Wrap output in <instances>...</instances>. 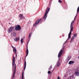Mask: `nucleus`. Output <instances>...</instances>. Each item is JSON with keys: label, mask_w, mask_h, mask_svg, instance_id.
<instances>
[{"label": "nucleus", "mask_w": 79, "mask_h": 79, "mask_svg": "<svg viewBox=\"0 0 79 79\" xmlns=\"http://www.w3.org/2000/svg\"><path fill=\"white\" fill-rule=\"evenodd\" d=\"M74 36H73L72 37V38H71V40H73L74 39Z\"/></svg>", "instance_id": "4be33fe9"}, {"label": "nucleus", "mask_w": 79, "mask_h": 79, "mask_svg": "<svg viewBox=\"0 0 79 79\" xmlns=\"http://www.w3.org/2000/svg\"><path fill=\"white\" fill-rule=\"evenodd\" d=\"M77 13H78V12H79V6L77 9Z\"/></svg>", "instance_id": "412c9836"}, {"label": "nucleus", "mask_w": 79, "mask_h": 79, "mask_svg": "<svg viewBox=\"0 0 79 79\" xmlns=\"http://www.w3.org/2000/svg\"><path fill=\"white\" fill-rule=\"evenodd\" d=\"M23 39H23V38H22V39H21V40H23Z\"/></svg>", "instance_id": "473e14b6"}, {"label": "nucleus", "mask_w": 79, "mask_h": 79, "mask_svg": "<svg viewBox=\"0 0 79 79\" xmlns=\"http://www.w3.org/2000/svg\"><path fill=\"white\" fill-rule=\"evenodd\" d=\"M19 17L21 19H25L24 17L23 16V15L22 14H20L19 15Z\"/></svg>", "instance_id": "1a4fd4ad"}, {"label": "nucleus", "mask_w": 79, "mask_h": 79, "mask_svg": "<svg viewBox=\"0 0 79 79\" xmlns=\"http://www.w3.org/2000/svg\"><path fill=\"white\" fill-rule=\"evenodd\" d=\"M12 47L13 48V52L14 53H15V54L16 53V49L13 46H12Z\"/></svg>", "instance_id": "9d476101"}, {"label": "nucleus", "mask_w": 79, "mask_h": 79, "mask_svg": "<svg viewBox=\"0 0 79 79\" xmlns=\"http://www.w3.org/2000/svg\"><path fill=\"white\" fill-rule=\"evenodd\" d=\"M21 29V26L19 25H16L15 27V30L16 31H20Z\"/></svg>", "instance_id": "39448f33"}, {"label": "nucleus", "mask_w": 79, "mask_h": 79, "mask_svg": "<svg viewBox=\"0 0 79 79\" xmlns=\"http://www.w3.org/2000/svg\"><path fill=\"white\" fill-rule=\"evenodd\" d=\"M75 74L77 76H79V72L76 71L75 72Z\"/></svg>", "instance_id": "ddd939ff"}, {"label": "nucleus", "mask_w": 79, "mask_h": 79, "mask_svg": "<svg viewBox=\"0 0 79 79\" xmlns=\"http://www.w3.org/2000/svg\"><path fill=\"white\" fill-rule=\"evenodd\" d=\"M31 33H30L29 35V37H31Z\"/></svg>", "instance_id": "cd10ccee"}, {"label": "nucleus", "mask_w": 79, "mask_h": 79, "mask_svg": "<svg viewBox=\"0 0 79 79\" xmlns=\"http://www.w3.org/2000/svg\"><path fill=\"white\" fill-rule=\"evenodd\" d=\"M16 57H17V54H16Z\"/></svg>", "instance_id": "7c9ffc66"}, {"label": "nucleus", "mask_w": 79, "mask_h": 79, "mask_svg": "<svg viewBox=\"0 0 79 79\" xmlns=\"http://www.w3.org/2000/svg\"><path fill=\"white\" fill-rule=\"evenodd\" d=\"M74 77L73 76H70V79H73V78Z\"/></svg>", "instance_id": "6ab92c4d"}, {"label": "nucleus", "mask_w": 79, "mask_h": 79, "mask_svg": "<svg viewBox=\"0 0 79 79\" xmlns=\"http://www.w3.org/2000/svg\"><path fill=\"white\" fill-rule=\"evenodd\" d=\"M77 15L75 16V17H77Z\"/></svg>", "instance_id": "72a5a7b5"}, {"label": "nucleus", "mask_w": 79, "mask_h": 79, "mask_svg": "<svg viewBox=\"0 0 79 79\" xmlns=\"http://www.w3.org/2000/svg\"><path fill=\"white\" fill-rule=\"evenodd\" d=\"M68 40H67L63 44V45L62 46V47H63V49L64 48V44H65V43H66V42H68Z\"/></svg>", "instance_id": "dca6fc26"}, {"label": "nucleus", "mask_w": 79, "mask_h": 79, "mask_svg": "<svg viewBox=\"0 0 79 79\" xmlns=\"http://www.w3.org/2000/svg\"><path fill=\"white\" fill-rule=\"evenodd\" d=\"M19 37L18 38H16L14 39V40H19Z\"/></svg>", "instance_id": "a211bd4d"}, {"label": "nucleus", "mask_w": 79, "mask_h": 79, "mask_svg": "<svg viewBox=\"0 0 79 79\" xmlns=\"http://www.w3.org/2000/svg\"><path fill=\"white\" fill-rule=\"evenodd\" d=\"M74 21H73L71 23V25H70V32L68 35V37L67 39V40H69V39L71 38V33H72V31H73V26H74Z\"/></svg>", "instance_id": "f03ea898"}, {"label": "nucleus", "mask_w": 79, "mask_h": 79, "mask_svg": "<svg viewBox=\"0 0 79 79\" xmlns=\"http://www.w3.org/2000/svg\"><path fill=\"white\" fill-rule=\"evenodd\" d=\"M26 60H25V64L24 65V70H25V69H26Z\"/></svg>", "instance_id": "4468645a"}, {"label": "nucleus", "mask_w": 79, "mask_h": 79, "mask_svg": "<svg viewBox=\"0 0 79 79\" xmlns=\"http://www.w3.org/2000/svg\"><path fill=\"white\" fill-rule=\"evenodd\" d=\"M50 10V9L48 8V7L47 8L44 15V16L43 19H37L35 23L33 25V27L36 26V25H37L38 24L40 23H42V22L44 20L45 21V20L46 19V18H47V14L48 13V12H49Z\"/></svg>", "instance_id": "f257e3e1"}, {"label": "nucleus", "mask_w": 79, "mask_h": 79, "mask_svg": "<svg viewBox=\"0 0 79 79\" xmlns=\"http://www.w3.org/2000/svg\"><path fill=\"white\" fill-rule=\"evenodd\" d=\"M74 37H76V36H77V35L76 34H75L74 35V36H73Z\"/></svg>", "instance_id": "a878e982"}, {"label": "nucleus", "mask_w": 79, "mask_h": 79, "mask_svg": "<svg viewBox=\"0 0 79 79\" xmlns=\"http://www.w3.org/2000/svg\"><path fill=\"white\" fill-rule=\"evenodd\" d=\"M21 44H23V42H24V41H23V40H21Z\"/></svg>", "instance_id": "5701e85b"}, {"label": "nucleus", "mask_w": 79, "mask_h": 79, "mask_svg": "<svg viewBox=\"0 0 79 79\" xmlns=\"http://www.w3.org/2000/svg\"><path fill=\"white\" fill-rule=\"evenodd\" d=\"M15 42H18V41H19V40H15Z\"/></svg>", "instance_id": "bb28decb"}, {"label": "nucleus", "mask_w": 79, "mask_h": 79, "mask_svg": "<svg viewBox=\"0 0 79 79\" xmlns=\"http://www.w3.org/2000/svg\"><path fill=\"white\" fill-rule=\"evenodd\" d=\"M60 58H59L58 59V60L56 63L57 65L56 66V68H58L61 64L60 62Z\"/></svg>", "instance_id": "423d86ee"}, {"label": "nucleus", "mask_w": 79, "mask_h": 79, "mask_svg": "<svg viewBox=\"0 0 79 79\" xmlns=\"http://www.w3.org/2000/svg\"><path fill=\"white\" fill-rule=\"evenodd\" d=\"M62 51H63V49H61V51L59 52V54L58 55V58H60V56H61L62 54Z\"/></svg>", "instance_id": "6e6552de"}, {"label": "nucleus", "mask_w": 79, "mask_h": 79, "mask_svg": "<svg viewBox=\"0 0 79 79\" xmlns=\"http://www.w3.org/2000/svg\"><path fill=\"white\" fill-rule=\"evenodd\" d=\"M73 40H71V42H72V41H73Z\"/></svg>", "instance_id": "2f4dec72"}, {"label": "nucleus", "mask_w": 79, "mask_h": 79, "mask_svg": "<svg viewBox=\"0 0 79 79\" xmlns=\"http://www.w3.org/2000/svg\"><path fill=\"white\" fill-rule=\"evenodd\" d=\"M76 18V17H75L74 18V20H73L74 21V20H75V19Z\"/></svg>", "instance_id": "c756f323"}, {"label": "nucleus", "mask_w": 79, "mask_h": 79, "mask_svg": "<svg viewBox=\"0 0 79 79\" xmlns=\"http://www.w3.org/2000/svg\"><path fill=\"white\" fill-rule=\"evenodd\" d=\"M13 36H14V37H16V33H13Z\"/></svg>", "instance_id": "f3484780"}, {"label": "nucleus", "mask_w": 79, "mask_h": 79, "mask_svg": "<svg viewBox=\"0 0 79 79\" xmlns=\"http://www.w3.org/2000/svg\"><path fill=\"white\" fill-rule=\"evenodd\" d=\"M74 63V61H70L69 62V64H73Z\"/></svg>", "instance_id": "f8f14e48"}, {"label": "nucleus", "mask_w": 79, "mask_h": 79, "mask_svg": "<svg viewBox=\"0 0 79 79\" xmlns=\"http://www.w3.org/2000/svg\"><path fill=\"white\" fill-rule=\"evenodd\" d=\"M15 65V71L13 72L12 77V79L13 78H14L15 77V73H16V65L15 64V57L14 56L12 60V67H13V66Z\"/></svg>", "instance_id": "7ed1b4c3"}, {"label": "nucleus", "mask_w": 79, "mask_h": 79, "mask_svg": "<svg viewBox=\"0 0 79 79\" xmlns=\"http://www.w3.org/2000/svg\"><path fill=\"white\" fill-rule=\"evenodd\" d=\"M48 74H50V73H51V71H48Z\"/></svg>", "instance_id": "b1692460"}, {"label": "nucleus", "mask_w": 79, "mask_h": 79, "mask_svg": "<svg viewBox=\"0 0 79 79\" xmlns=\"http://www.w3.org/2000/svg\"><path fill=\"white\" fill-rule=\"evenodd\" d=\"M24 72L23 71L22 72V79H24Z\"/></svg>", "instance_id": "2eb2a0df"}, {"label": "nucleus", "mask_w": 79, "mask_h": 79, "mask_svg": "<svg viewBox=\"0 0 79 79\" xmlns=\"http://www.w3.org/2000/svg\"><path fill=\"white\" fill-rule=\"evenodd\" d=\"M58 2L59 3H62V1L61 0H59Z\"/></svg>", "instance_id": "393cba45"}, {"label": "nucleus", "mask_w": 79, "mask_h": 79, "mask_svg": "<svg viewBox=\"0 0 79 79\" xmlns=\"http://www.w3.org/2000/svg\"><path fill=\"white\" fill-rule=\"evenodd\" d=\"M52 68V65H51L50 66V67L48 68V70H50Z\"/></svg>", "instance_id": "aec40b11"}, {"label": "nucleus", "mask_w": 79, "mask_h": 79, "mask_svg": "<svg viewBox=\"0 0 79 79\" xmlns=\"http://www.w3.org/2000/svg\"><path fill=\"white\" fill-rule=\"evenodd\" d=\"M29 40L28 42H27V44L26 45V47H27V49H26V52H27V54L26 56H26H27L28 55V54L29 53V50H28V44H29Z\"/></svg>", "instance_id": "20e7f679"}, {"label": "nucleus", "mask_w": 79, "mask_h": 79, "mask_svg": "<svg viewBox=\"0 0 79 79\" xmlns=\"http://www.w3.org/2000/svg\"><path fill=\"white\" fill-rule=\"evenodd\" d=\"M63 37H64V35H62Z\"/></svg>", "instance_id": "f704fd0d"}, {"label": "nucleus", "mask_w": 79, "mask_h": 79, "mask_svg": "<svg viewBox=\"0 0 79 79\" xmlns=\"http://www.w3.org/2000/svg\"><path fill=\"white\" fill-rule=\"evenodd\" d=\"M14 27H10L9 28V30H8V33H10V32H11V31H13V29H14Z\"/></svg>", "instance_id": "0eeeda50"}, {"label": "nucleus", "mask_w": 79, "mask_h": 79, "mask_svg": "<svg viewBox=\"0 0 79 79\" xmlns=\"http://www.w3.org/2000/svg\"><path fill=\"white\" fill-rule=\"evenodd\" d=\"M71 56H69L67 59H66V62H68V61H69V60H70V59H71Z\"/></svg>", "instance_id": "9b49d317"}, {"label": "nucleus", "mask_w": 79, "mask_h": 79, "mask_svg": "<svg viewBox=\"0 0 79 79\" xmlns=\"http://www.w3.org/2000/svg\"><path fill=\"white\" fill-rule=\"evenodd\" d=\"M60 77H57V79H60Z\"/></svg>", "instance_id": "c85d7f7f"}]
</instances>
